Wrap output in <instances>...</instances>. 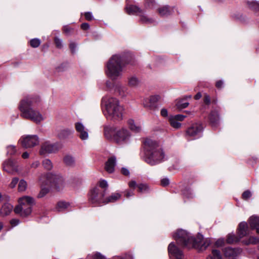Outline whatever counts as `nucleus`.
<instances>
[{
    "mask_svg": "<svg viewBox=\"0 0 259 259\" xmlns=\"http://www.w3.org/2000/svg\"><path fill=\"white\" fill-rule=\"evenodd\" d=\"M108 185L107 183V182L104 180H100L99 182V186H96V187H99V188L102 189V190H107V189L108 188Z\"/></svg>",
    "mask_w": 259,
    "mask_h": 259,
    "instance_id": "ea45409f",
    "label": "nucleus"
},
{
    "mask_svg": "<svg viewBox=\"0 0 259 259\" xmlns=\"http://www.w3.org/2000/svg\"><path fill=\"white\" fill-rule=\"evenodd\" d=\"M127 124L130 130L134 132L139 133L142 130L141 125L137 124L132 119H129L127 120Z\"/></svg>",
    "mask_w": 259,
    "mask_h": 259,
    "instance_id": "5701e85b",
    "label": "nucleus"
},
{
    "mask_svg": "<svg viewBox=\"0 0 259 259\" xmlns=\"http://www.w3.org/2000/svg\"><path fill=\"white\" fill-rule=\"evenodd\" d=\"M204 102L206 104H209L210 103V98L207 95H205L204 97Z\"/></svg>",
    "mask_w": 259,
    "mask_h": 259,
    "instance_id": "13d9d810",
    "label": "nucleus"
},
{
    "mask_svg": "<svg viewBox=\"0 0 259 259\" xmlns=\"http://www.w3.org/2000/svg\"><path fill=\"white\" fill-rule=\"evenodd\" d=\"M248 7L251 10L259 12V3L256 1H248L247 2Z\"/></svg>",
    "mask_w": 259,
    "mask_h": 259,
    "instance_id": "473e14b6",
    "label": "nucleus"
},
{
    "mask_svg": "<svg viewBox=\"0 0 259 259\" xmlns=\"http://www.w3.org/2000/svg\"><path fill=\"white\" fill-rule=\"evenodd\" d=\"M134 195L133 191H127L125 192V196L126 198H129Z\"/></svg>",
    "mask_w": 259,
    "mask_h": 259,
    "instance_id": "69168bd1",
    "label": "nucleus"
},
{
    "mask_svg": "<svg viewBox=\"0 0 259 259\" xmlns=\"http://www.w3.org/2000/svg\"><path fill=\"white\" fill-rule=\"evenodd\" d=\"M128 186L130 188H135L138 185H137L136 181H132L128 183Z\"/></svg>",
    "mask_w": 259,
    "mask_h": 259,
    "instance_id": "052dcab7",
    "label": "nucleus"
},
{
    "mask_svg": "<svg viewBox=\"0 0 259 259\" xmlns=\"http://www.w3.org/2000/svg\"><path fill=\"white\" fill-rule=\"evenodd\" d=\"M143 144L145 152L144 158L146 163L151 165H155L163 160L164 152L156 141L146 139Z\"/></svg>",
    "mask_w": 259,
    "mask_h": 259,
    "instance_id": "7ed1b4c3",
    "label": "nucleus"
},
{
    "mask_svg": "<svg viewBox=\"0 0 259 259\" xmlns=\"http://www.w3.org/2000/svg\"><path fill=\"white\" fill-rule=\"evenodd\" d=\"M70 204L68 202L61 201L58 203L57 204V209L58 211H63L67 209Z\"/></svg>",
    "mask_w": 259,
    "mask_h": 259,
    "instance_id": "f704fd0d",
    "label": "nucleus"
},
{
    "mask_svg": "<svg viewBox=\"0 0 259 259\" xmlns=\"http://www.w3.org/2000/svg\"><path fill=\"white\" fill-rule=\"evenodd\" d=\"M212 254L213 257L218 259H222L220 251L214 249L212 251Z\"/></svg>",
    "mask_w": 259,
    "mask_h": 259,
    "instance_id": "49530a36",
    "label": "nucleus"
},
{
    "mask_svg": "<svg viewBox=\"0 0 259 259\" xmlns=\"http://www.w3.org/2000/svg\"><path fill=\"white\" fill-rule=\"evenodd\" d=\"M160 99V97L158 95L152 96L149 97V100L150 102L153 104L157 102Z\"/></svg>",
    "mask_w": 259,
    "mask_h": 259,
    "instance_id": "a18cd8bd",
    "label": "nucleus"
},
{
    "mask_svg": "<svg viewBox=\"0 0 259 259\" xmlns=\"http://www.w3.org/2000/svg\"><path fill=\"white\" fill-rule=\"evenodd\" d=\"M44 167L47 170H51L53 168V165L51 161L49 159H45L42 162Z\"/></svg>",
    "mask_w": 259,
    "mask_h": 259,
    "instance_id": "72a5a7b5",
    "label": "nucleus"
},
{
    "mask_svg": "<svg viewBox=\"0 0 259 259\" xmlns=\"http://www.w3.org/2000/svg\"><path fill=\"white\" fill-rule=\"evenodd\" d=\"M102 106L103 113L108 119H122L124 108L117 99L108 95L105 96L102 99Z\"/></svg>",
    "mask_w": 259,
    "mask_h": 259,
    "instance_id": "f03ea898",
    "label": "nucleus"
},
{
    "mask_svg": "<svg viewBox=\"0 0 259 259\" xmlns=\"http://www.w3.org/2000/svg\"><path fill=\"white\" fill-rule=\"evenodd\" d=\"M249 224L251 229H255L257 234H259V217L252 216L249 219Z\"/></svg>",
    "mask_w": 259,
    "mask_h": 259,
    "instance_id": "f3484780",
    "label": "nucleus"
},
{
    "mask_svg": "<svg viewBox=\"0 0 259 259\" xmlns=\"http://www.w3.org/2000/svg\"><path fill=\"white\" fill-rule=\"evenodd\" d=\"M64 162L66 165L72 166L75 164L74 158L71 155H66L64 158Z\"/></svg>",
    "mask_w": 259,
    "mask_h": 259,
    "instance_id": "2f4dec72",
    "label": "nucleus"
},
{
    "mask_svg": "<svg viewBox=\"0 0 259 259\" xmlns=\"http://www.w3.org/2000/svg\"><path fill=\"white\" fill-rule=\"evenodd\" d=\"M139 192L143 193L149 190V187L146 184H140L137 186Z\"/></svg>",
    "mask_w": 259,
    "mask_h": 259,
    "instance_id": "58836bf2",
    "label": "nucleus"
},
{
    "mask_svg": "<svg viewBox=\"0 0 259 259\" xmlns=\"http://www.w3.org/2000/svg\"><path fill=\"white\" fill-rule=\"evenodd\" d=\"M77 48V45L75 42L71 41L69 44V48L71 50V51L72 53H74L76 52V49Z\"/></svg>",
    "mask_w": 259,
    "mask_h": 259,
    "instance_id": "09e8293b",
    "label": "nucleus"
},
{
    "mask_svg": "<svg viewBox=\"0 0 259 259\" xmlns=\"http://www.w3.org/2000/svg\"><path fill=\"white\" fill-rule=\"evenodd\" d=\"M27 187V182L24 180H21L18 184V191L20 192H23L25 191Z\"/></svg>",
    "mask_w": 259,
    "mask_h": 259,
    "instance_id": "4c0bfd02",
    "label": "nucleus"
},
{
    "mask_svg": "<svg viewBox=\"0 0 259 259\" xmlns=\"http://www.w3.org/2000/svg\"><path fill=\"white\" fill-rule=\"evenodd\" d=\"M19 204L16 206L14 211L16 214L22 217H26L31 212V207L34 204L32 197L24 196L19 198Z\"/></svg>",
    "mask_w": 259,
    "mask_h": 259,
    "instance_id": "423d86ee",
    "label": "nucleus"
},
{
    "mask_svg": "<svg viewBox=\"0 0 259 259\" xmlns=\"http://www.w3.org/2000/svg\"><path fill=\"white\" fill-rule=\"evenodd\" d=\"M132 135L126 128H121L115 133L113 141L119 145H127L131 141Z\"/></svg>",
    "mask_w": 259,
    "mask_h": 259,
    "instance_id": "0eeeda50",
    "label": "nucleus"
},
{
    "mask_svg": "<svg viewBox=\"0 0 259 259\" xmlns=\"http://www.w3.org/2000/svg\"><path fill=\"white\" fill-rule=\"evenodd\" d=\"M55 43L57 48L61 49L63 47L62 40L57 37L54 39Z\"/></svg>",
    "mask_w": 259,
    "mask_h": 259,
    "instance_id": "c03bdc74",
    "label": "nucleus"
},
{
    "mask_svg": "<svg viewBox=\"0 0 259 259\" xmlns=\"http://www.w3.org/2000/svg\"><path fill=\"white\" fill-rule=\"evenodd\" d=\"M224 244V240L223 239H219L215 242V245L220 247Z\"/></svg>",
    "mask_w": 259,
    "mask_h": 259,
    "instance_id": "4d7b16f0",
    "label": "nucleus"
},
{
    "mask_svg": "<svg viewBox=\"0 0 259 259\" xmlns=\"http://www.w3.org/2000/svg\"><path fill=\"white\" fill-rule=\"evenodd\" d=\"M81 28L83 30H88L90 28V25L88 23H84L81 24Z\"/></svg>",
    "mask_w": 259,
    "mask_h": 259,
    "instance_id": "0e129e2a",
    "label": "nucleus"
},
{
    "mask_svg": "<svg viewBox=\"0 0 259 259\" xmlns=\"http://www.w3.org/2000/svg\"><path fill=\"white\" fill-rule=\"evenodd\" d=\"M30 46L33 48H37L40 44V41L38 38H33L30 41Z\"/></svg>",
    "mask_w": 259,
    "mask_h": 259,
    "instance_id": "37998d69",
    "label": "nucleus"
},
{
    "mask_svg": "<svg viewBox=\"0 0 259 259\" xmlns=\"http://www.w3.org/2000/svg\"><path fill=\"white\" fill-rule=\"evenodd\" d=\"M203 130L201 124L195 123L192 124L186 131V136L191 139H195L201 136Z\"/></svg>",
    "mask_w": 259,
    "mask_h": 259,
    "instance_id": "9b49d317",
    "label": "nucleus"
},
{
    "mask_svg": "<svg viewBox=\"0 0 259 259\" xmlns=\"http://www.w3.org/2000/svg\"><path fill=\"white\" fill-rule=\"evenodd\" d=\"M239 239L233 234H229L227 236V242L229 244L234 243L239 241Z\"/></svg>",
    "mask_w": 259,
    "mask_h": 259,
    "instance_id": "e433bc0d",
    "label": "nucleus"
},
{
    "mask_svg": "<svg viewBox=\"0 0 259 259\" xmlns=\"http://www.w3.org/2000/svg\"><path fill=\"white\" fill-rule=\"evenodd\" d=\"M173 236L180 245L188 248H195L199 251L205 250L210 244L208 239L202 241V235H198L197 238H194L184 230H178Z\"/></svg>",
    "mask_w": 259,
    "mask_h": 259,
    "instance_id": "f257e3e1",
    "label": "nucleus"
},
{
    "mask_svg": "<svg viewBox=\"0 0 259 259\" xmlns=\"http://www.w3.org/2000/svg\"><path fill=\"white\" fill-rule=\"evenodd\" d=\"M115 132L113 125L107 124L104 126V135L106 139L113 140V136Z\"/></svg>",
    "mask_w": 259,
    "mask_h": 259,
    "instance_id": "2eb2a0df",
    "label": "nucleus"
},
{
    "mask_svg": "<svg viewBox=\"0 0 259 259\" xmlns=\"http://www.w3.org/2000/svg\"><path fill=\"white\" fill-rule=\"evenodd\" d=\"M75 128L78 136L81 140H86L89 138V131L82 123L76 122Z\"/></svg>",
    "mask_w": 259,
    "mask_h": 259,
    "instance_id": "ddd939ff",
    "label": "nucleus"
},
{
    "mask_svg": "<svg viewBox=\"0 0 259 259\" xmlns=\"http://www.w3.org/2000/svg\"><path fill=\"white\" fill-rule=\"evenodd\" d=\"M105 194L106 190H102L99 187H95L90 192L89 201L95 205L105 204Z\"/></svg>",
    "mask_w": 259,
    "mask_h": 259,
    "instance_id": "6e6552de",
    "label": "nucleus"
},
{
    "mask_svg": "<svg viewBox=\"0 0 259 259\" xmlns=\"http://www.w3.org/2000/svg\"><path fill=\"white\" fill-rule=\"evenodd\" d=\"M169 184V180L167 178H164L161 181V184L163 186H166Z\"/></svg>",
    "mask_w": 259,
    "mask_h": 259,
    "instance_id": "5fc2aeb1",
    "label": "nucleus"
},
{
    "mask_svg": "<svg viewBox=\"0 0 259 259\" xmlns=\"http://www.w3.org/2000/svg\"><path fill=\"white\" fill-rule=\"evenodd\" d=\"M139 16H140V21L143 23L146 24H150L154 22V20L152 18H148L147 16H146L143 11L140 14Z\"/></svg>",
    "mask_w": 259,
    "mask_h": 259,
    "instance_id": "7c9ffc66",
    "label": "nucleus"
},
{
    "mask_svg": "<svg viewBox=\"0 0 259 259\" xmlns=\"http://www.w3.org/2000/svg\"><path fill=\"white\" fill-rule=\"evenodd\" d=\"M140 83V80L135 75H130L127 77V84L131 88H137Z\"/></svg>",
    "mask_w": 259,
    "mask_h": 259,
    "instance_id": "412c9836",
    "label": "nucleus"
},
{
    "mask_svg": "<svg viewBox=\"0 0 259 259\" xmlns=\"http://www.w3.org/2000/svg\"><path fill=\"white\" fill-rule=\"evenodd\" d=\"M22 146L25 148H31L38 145L39 138L36 135H25L19 140Z\"/></svg>",
    "mask_w": 259,
    "mask_h": 259,
    "instance_id": "9d476101",
    "label": "nucleus"
},
{
    "mask_svg": "<svg viewBox=\"0 0 259 259\" xmlns=\"http://www.w3.org/2000/svg\"><path fill=\"white\" fill-rule=\"evenodd\" d=\"M175 119L178 120L179 122L180 121H182L184 120L186 116L182 115V114H178L175 116H172Z\"/></svg>",
    "mask_w": 259,
    "mask_h": 259,
    "instance_id": "3c124183",
    "label": "nucleus"
},
{
    "mask_svg": "<svg viewBox=\"0 0 259 259\" xmlns=\"http://www.w3.org/2000/svg\"><path fill=\"white\" fill-rule=\"evenodd\" d=\"M19 223V221L17 219H13L11 221V224L12 226H16Z\"/></svg>",
    "mask_w": 259,
    "mask_h": 259,
    "instance_id": "e2e57ef3",
    "label": "nucleus"
},
{
    "mask_svg": "<svg viewBox=\"0 0 259 259\" xmlns=\"http://www.w3.org/2000/svg\"><path fill=\"white\" fill-rule=\"evenodd\" d=\"M121 197V195L118 193H112L110 196L106 198L105 204L114 202Z\"/></svg>",
    "mask_w": 259,
    "mask_h": 259,
    "instance_id": "bb28decb",
    "label": "nucleus"
},
{
    "mask_svg": "<svg viewBox=\"0 0 259 259\" xmlns=\"http://www.w3.org/2000/svg\"><path fill=\"white\" fill-rule=\"evenodd\" d=\"M17 152L16 148L15 146L10 145L7 147V154L10 155L15 154Z\"/></svg>",
    "mask_w": 259,
    "mask_h": 259,
    "instance_id": "79ce46f5",
    "label": "nucleus"
},
{
    "mask_svg": "<svg viewBox=\"0 0 259 259\" xmlns=\"http://www.w3.org/2000/svg\"><path fill=\"white\" fill-rule=\"evenodd\" d=\"M63 30L65 33H66L67 34H69L71 31V28L67 26H65L63 28Z\"/></svg>",
    "mask_w": 259,
    "mask_h": 259,
    "instance_id": "338daca9",
    "label": "nucleus"
},
{
    "mask_svg": "<svg viewBox=\"0 0 259 259\" xmlns=\"http://www.w3.org/2000/svg\"><path fill=\"white\" fill-rule=\"evenodd\" d=\"M171 126L175 129H179L181 127V123L177 120L172 116H170L168 119Z\"/></svg>",
    "mask_w": 259,
    "mask_h": 259,
    "instance_id": "c85d7f7f",
    "label": "nucleus"
},
{
    "mask_svg": "<svg viewBox=\"0 0 259 259\" xmlns=\"http://www.w3.org/2000/svg\"><path fill=\"white\" fill-rule=\"evenodd\" d=\"M84 17L87 20L90 21L93 20V17L91 12H86L84 14Z\"/></svg>",
    "mask_w": 259,
    "mask_h": 259,
    "instance_id": "6e6d98bb",
    "label": "nucleus"
},
{
    "mask_svg": "<svg viewBox=\"0 0 259 259\" xmlns=\"http://www.w3.org/2000/svg\"><path fill=\"white\" fill-rule=\"evenodd\" d=\"M49 191L48 188L45 187H41V190L39 193L38 194V198H42L44 197Z\"/></svg>",
    "mask_w": 259,
    "mask_h": 259,
    "instance_id": "a19ab883",
    "label": "nucleus"
},
{
    "mask_svg": "<svg viewBox=\"0 0 259 259\" xmlns=\"http://www.w3.org/2000/svg\"><path fill=\"white\" fill-rule=\"evenodd\" d=\"M18 181H19L18 178H14V179H12V182L10 184V187L11 188H14L17 184Z\"/></svg>",
    "mask_w": 259,
    "mask_h": 259,
    "instance_id": "8fccbe9b",
    "label": "nucleus"
},
{
    "mask_svg": "<svg viewBox=\"0 0 259 259\" xmlns=\"http://www.w3.org/2000/svg\"><path fill=\"white\" fill-rule=\"evenodd\" d=\"M34 103V99L31 97H26L22 100L19 104L20 115L24 118L39 123L45 120V117L39 111L33 108Z\"/></svg>",
    "mask_w": 259,
    "mask_h": 259,
    "instance_id": "20e7f679",
    "label": "nucleus"
},
{
    "mask_svg": "<svg viewBox=\"0 0 259 259\" xmlns=\"http://www.w3.org/2000/svg\"><path fill=\"white\" fill-rule=\"evenodd\" d=\"M92 259H105V257L99 253H96L92 256Z\"/></svg>",
    "mask_w": 259,
    "mask_h": 259,
    "instance_id": "864d4df0",
    "label": "nucleus"
},
{
    "mask_svg": "<svg viewBox=\"0 0 259 259\" xmlns=\"http://www.w3.org/2000/svg\"><path fill=\"white\" fill-rule=\"evenodd\" d=\"M3 169L8 173L13 174L18 171V164L15 161L7 160L3 163Z\"/></svg>",
    "mask_w": 259,
    "mask_h": 259,
    "instance_id": "4468645a",
    "label": "nucleus"
},
{
    "mask_svg": "<svg viewBox=\"0 0 259 259\" xmlns=\"http://www.w3.org/2000/svg\"><path fill=\"white\" fill-rule=\"evenodd\" d=\"M244 243L246 245H248L250 244H255L259 242V238L257 237L251 236L250 237L248 240L244 241Z\"/></svg>",
    "mask_w": 259,
    "mask_h": 259,
    "instance_id": "c9c22d12",
    "label": "nucleus"
},
{
    "mask_svg": "<svg viewBox=\"0 0 259 259\" xmlns=\"http://www.w3.org/2000/svg\"><path fill=\"white\" fill-rule=\"evenodd\" d=\"M61 148V145L58 143H52L49 141L43 143L39 150V154L42 156L57 152Z\"/></svg>",
    "mask_w": 259,
    "mask_h": 259,
    "instance_id": "1a4fd4ad",
    "label": "nucleus"
},
{
    "mask_svg": "<svg viewBox=\"0 0 259 259\" xmlns=\"http://www.w3.org/2000/svg\"><path fill=\"white\" fill-rule=\"evenodd\" d=\"M39 165V161H35L34 162H33L31 165V167H32V168H37Z\"/></svg>",
    "mask_w": 259,
    "mask_h": 259,
    "instance_id": "774afa93",
    "label": "nucleus"
},
{
    "mask_svg": "<svg viewBox=\"0 0 259 259\" xmlns=\"http://www.w3.org/2000/svg\"><path fill=\"white\" fill-rule=\"evenodd\" d=\"M121 171V173L125 176H128L130 175L129 170L125 168H122Z\"/></svg>",
    "mask_w": 259,
    "mask_h": 259,
    "instance_id": "680f3d73",
    "label": "nucleus"
},
{
    "mask_svg": "<svg viewBox=\"0 0 259 259\" xmlns=\"http://www.w3.org/2000/svg\"><path fill=\"white\" fill-rule=\"evenodd\" d=\"M50 173H47L41 175L39 178V184L40 187H45L49 185L52 184V179L48 178V176Z\"/></svg>",
    "mask_w": 259,
    "mask_h": 259,
    "instance_id": "a211bd4d",
    "label": "nucleus"
},
{
    "mask_svg": "<svg viewBox=\"0 0 259 259\" xmlns=\"http://www.w3.org/2000/svg\"><path fill=\"white\" fill-rule=\"evenodd\" d=\"M248 226L246 222H241L239 225L238 235L240 238L246 236L248 233Z\"/></svg>",
    "mask_w": 259,
    "mask_h": 259,
    "instance_id": "6ab92c4d",
    "label": "nucleus"
},
{
    "mask_svg": "<svg viewBox=\"0 0 259 259\" xmlns=\"http://www.w3.org/2000/svg\"><path fill=\"white\" fill-rule=\"evenodd\" d=\"M48 178L52 179V184L58 190H62L65 186L64 180L60 175L50 174Z\"/></svg>",
    "mask_w": 259,
    "mask_h": 259,
    "instance_id": "f8f14e48",
    "label": "nucleus"
},
{
    "mask_svg": "<svg viewBox=\"0 0 259 259\" xmlns=\"http://www.w3.org/2000/svg\"><path fill=\"white\" fill-rule=\"evenodd\" d=\"M189 105V102H186V100H185V98L178 99L176 101V105L177 108L179 109H183L186 108Z\"/></svg>",
    "mask_w": 259,
    "mask_h": 259,
    "instance_id": "a878e982",
    "label": "nucleus"
},
{
    "mask_svg": "<svg viewBox=\"0 0 259 259\" xmlns=\"http://www.w3.org/2000/svg\"><path fill=\"white\" fill-rule=\"evenodd\" d=\"M73 133V130L72 128H65L59 132L58 136L60 138L64 139L72 135Z\"/></svg>",
    "mask_w": 259,
    "mask_h": 259,
    "instance_id": "393cba45",
    "label": "nucleus"
},
{
    "mask_svg": "<svg viewBox=\"0 0 259 259\" xmlns=\"http://www.w3.org/2000/svg\"><path fill=\"white\" fill-rule=\"evenodd\" d=\"M242 251L240 248H233L231 247L226 248L224 249V255L226 257L234 258Z\"/></svg>",
    "mask_w": 259,
    "mask_h": 259,
    "instance_id": "dca6fc26",
    "label": "nucleus"
},
{
    "mask_svg": "<svg viewBox=\"0 0 259 259\" xmlns=\"http://www.w3.org/2000/svg\"><path fill=\"white\" fill-rule=\"evenodd\" d=\"M160 114H161V116H162L163 117H167L168 115V112H167V109H166L165 108H162L161 110Z\"/></svg>",
    "mask_w": 259,
    "mask_h": 259,
    "instance_id": "bf43d9fd",
    "label": "nucleus"
},
{
    "mask_svg": "<svg viewBox=\"0 0 259 259\" xmlns=\"http://www.w3.org/2000/svg\"><path fill=\"white\" fill-rule=\"evenodd\" d=\"M251 196V193L250 191L247 190L244 192L242 194V198L244 200H247Z\"/></svg>",
    "mask_w": 259,
    "mask_h": 259,
    "instance_id": "de8ad7c7",
    "label": "nucleus"
},
{
    "mask_svg": "<svg viewBox=\"0 0 259 259\" xmlns=\"http://www.w3.org/2000/svg\"><path fill=\"white\" fill-rule=\"evenodd\" d=\"M158 13L162 16H168L171 14V10L167 6H164L158 9Z\"/></svg>",
    "mask_w": 259,
    "mask_h": 259,
    "instance_id": "c756f323",
    "label": "nucleus"
},
{
    "mask_svg": "<svg viewBox=\"0 0 259 259\" xmlns=\"http://www.w3.org/2000/svg\"><path fill=\"white\" fill-rule=\"evenodd\" d=\"M126 12L130 14H137L140 15V14L142 12V10H141L139 8L136 6H130L126 8Z\"/></svg>",
    "mask_w": 259,
    "mask_h": 259,
    "instance_id": "b1692460",
    "label": "nucleus"
},
{
    "mask_svg": "<svg viewBox=\"0 0 259 259\" xmlns=\"http://www.w3.org/2000/svg\"><path fill=\"white\" fill-rule=\"evenodd\" d=\"M154 0H146L145 6L148 8H152L154 6Z\"/></svg>",
    "mask_w": 259,
    "mask_h": 259,
    "instance_id": "603ef678",
    "label": "nucleus"
},
{
    "mask_svg": "<svg viewBox=\"0 0 259 259\" xmlns=\"http://www.w3.org/2000/svg\"><path fill=\"white\" fill-rule=\"evenodd\" d=\"M106 67L108 76L112 79H117L122 75V57L119 55H113L107 62Z\"/></svg>",
    "mask_w": 259,
    "mask_h": 259,
    "instance_id": "39448f33",
    "label": "nucleus"
},
{
    "mask_svg": "<svg viewBox=\"0 0 259 259\" xmlns=\"http://www.w3.org/2000/svg\"><path fill=\"white\" fill-rule=\"evenodd\" d=\"M13 209L12 205L9 203H5L2 207L0 210V214L2 216L9 215Z\"/></svg>",
    "mask_w": 259,
    "mask_h": 259,
    "instance_id": "4be33fe9",
    "label": "nucleus"
},
{
    "mask_svg": "<svg viewBox=\"0 0 259 259\" xmlns=\"http://www.w3.org/2000/svg\"><path fill=\"white\" fill-rule=\"evenodd\" d=\"M209 120L211 123L215 126L219 121V114L217 111H212L209 116Z\"/></svg>",
    "mask_w": 259,
    "mask_h": 259,
    "instance_id": "cd10ccee",
    "label": "nucleus"
},
{
    "mask_svg": "<svg viewBox=\"0 0 259 259\" xmlns=\"http://www.w3.org/2000/svg\"><path fill=\"white\" fill-rule=\"evenodd\" d=\"M115 163L116 159L115 157H112L108 159L105 165V169L108 172L112 173L114 171Z\"/></svg>",
    "mask_w": 259,
    "mask_h": 259,
    "instance_id": "aec40b11",
    "label": "nucleus"
}]
</instances>
